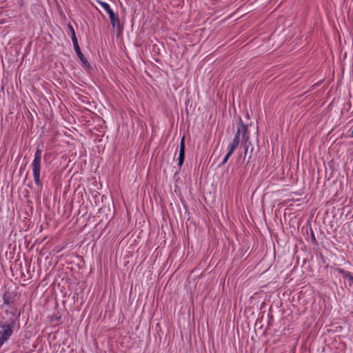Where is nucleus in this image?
<instances>
[{
    "label": "nucleus",
    "mask_w": 353,
    "mask_h": 353,
    "mask_svg": "<svg viewBox=\"0 0 353 353\" xmlns=\"http://www.w3.org/2000/svg\"><path fill=\"white\" fill-rule=\"evenodd\" d=\"M41 150L37 148L33 161L32 163L33 176L35 183L39 186H42V182L40 179L41 174Z\"/></svg>",
    "instance_id": "1"
},
{
    "label": "nucleus",
    "mask_w": 353,
    "mask_h": 353,
    "mask_svg": "<svg viewBox=\"0 0 353 353\" xmlns=\"http://www.w3.org/2000/svg\"><path fill=\"white\" fill-rule=\"evenodd\" d=\"M97 3L109 14L110 22H120L118 16L114 14L108 3L101 1H97Z\"/></svg>",
    "instance_id": "2"
},
{
    "label": "nucleus",
    "mask_w": 353,
    "mask_h": 353,
    "mask_svg": "<svg viewBox=\"0 0 353 353\" xmlns=\"http://www.w3.org/2000/svg\"><path fill=\"white\" fill-rule=\"evenodd\" d=\"M0 330V347L6 341L12 333V330L9 325H3Z\"/></svg>",
    "instance_id": "3"
},
{
    "label": "nucleus",
    "mask_w": 353,
    "mask_h": 353,
    "mask_svg": "<svg viewBox=\"0 0 353 353\" xmlns=\"http://www.w3.org/2000/svg\"><path fill=\"white\" fill-rule=\"evenodd\" d=\"M185 136H183L181 138V143H180V150H179V165L181 167L185 159Z\"/></svg>",
    "instance_id": "4"
},
{
    "label": "nucleus",
    "mask_w": 353,
    "mask_h": 353,
    "mask_svg": "<svg viewBox=\"0 0 353 353\" xmlns=\"http://www.w3.org/2000/svg\"><path fill=\"white\" fill-rule=\"evenodd\" d=\"M238 129H241V133H242L243 139H245V143L248 141L249 137L247 136L248 132V125L243 123L241 118H239V126Z\"/></svg>",
    "instance_id": "5"
},
{
    "label": "nucleus",
    "mask_w": 353,
    "mask_h": 353,
    "mask_svg": "<svg viewBox=\"0 0 353 353\" xmlns=\"http://www.w3.org/2000/svg\"><path fill=\"white\" fill-rule=\"evenodd\" d=\"M240 134H241V129H237V132L235 134L233 141L230 146V150L234 152L235 150V149L238 147L239 142H240V141H239Z\"/></svg>",
    "instance_id": "6"
},
{
    "label": "nucleus",
    "mask_w": 353,
    "mask_h": 353,
    "mask_svg": "<svg viewBox=\"0 0 353 353\" xmlns=\"http://www.w3.org/2000/svg\"><path fill=\"white\" fill-rule=\"evenodd\" d=\"M74 50H75V52H76L78 57L80 59V60L81 61L83 65H85L86 67H89L90 63H89L88 61L85 59V57H84L83 53L81 52L80 47L79 48V49L76 48Z\"/></svg>",
    "instance_id": "7"
},
{
    "label": "nucleus",
    "mask_w": 353,
    "mask_h": 353,
    "mask_svg": "<svg viewBox=\"0 0 353 353\" xmlns=\"http://www.w3.org/2000/svg\"><path fill=\"white\" fill-rule=\"evenodd\" d=\"M336 270L343 275L344 278H347L350 281H352L353 283V276H352L351 273L349 272H347L343 269L337 268Z\"/></svg>",
    "instance_id": "8"
},
{
    "label": "nucleus",
    "mask_w": 353,
    "mask_h": 353,
    "mask_svg": "<svg viewBox=\"0 0 353 353\" xmlns=\"http://www.w3.org/2000/svg\"><path fill=\"white\" fill-rule=\"evenodd\" d=\"M113 28H117V34H120L123 29V23H112Z\"/></svg>",
    "instance_id": "9"
},
{
    "label": "nucleus",
    "mask_w": 353,
    "mask_h": 353,
    "mask_svg": "<svg viewBox=\"0 0 353 353\" xmlns=\"http://www.w3.org/2000/svg\"><path fill=\"white\" fill-rule=\"evenodd\" d=\"M72 43L74 45V49L79 48V46L78 44L77 39L75 34H73V36L72 37Z\"/></svg>",
    "instance_id": "10"
},
{
    "label": "nucleus",
    "mask_w": 353,
    "mask_h": 353,
    "mask_svg": "<svg viewBox=\"0 0 353 353\" xmlns=\"http://www.w3.org/2000/svg\"><path fill=\"white\" fill-rule=\"evenodd\" d=\"M232 153H233V152L229 150L228 154L224 157V159H223L222 163H221V165H224L228 161V159L232 154Z\"/></svg>",
    "instance_id": "11"
},
{
    "label": "nucleus",
    "mask_w": 353,
    "mask_h": 353,
    "mask_svg": "<svg viewBox=\"0 0 353 353\" xmlns=\"http://www.w3.org/2000/svg\"><path fill=\"white\" fill-rule=\"evenodd\" d=\"M68 28L70 29V32H71V36L72 37L73 34H75V32H74V28L72 26V25L70 23H68Z\"/></svg>",
    "instance_id": "12"
},
{
    "label": "nucleus",
    "mask_w": 353,
    "mask_h": 353,
    "mask_svg": "<svg viewBox=\"0 0 353 353\" xmlns=\"http://www.w3.org/2000/svg\"><path fill=\"white\" fill-rule=\"evenodd\" d=\"M248 149V145H245V157H244V159L245 158V157H246V155H247Z\"/></svg>",
    "instance_id": "13"
},
{
    "label": "nucleus",
    "mask_w": 353,
    "mask_h": 353,
    "mask_svg": "<svg viewBox=\"0 0 353 353\" xmlns=\"http://www.w3.org/2000/svg\"><path fill=\"white\" fill-rule=\"evenodd\" d=\"M5 1H6V0H0V3H3V2H5Z\"/></svg>",
    "instance_id": "14"
},
{
    "label": "nucleus",
    "mask_w": 353,
    "mask_h": 353,
    "mask_svg": "<svg viewBox=\"0 0 353 353\" xmlns=\"http://www.w3.org/2000/svg\"><path fill=\"white\" fill-rule=\"evenodd\" d=\"M351 136L353 137V130L352 131Z\"/></svg>",
    "instance_id": "15"
}]
</instances>
